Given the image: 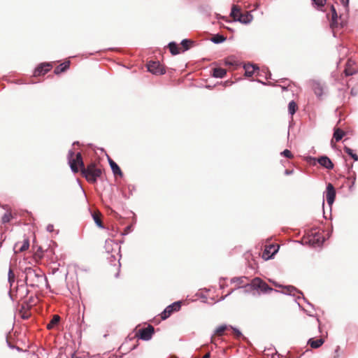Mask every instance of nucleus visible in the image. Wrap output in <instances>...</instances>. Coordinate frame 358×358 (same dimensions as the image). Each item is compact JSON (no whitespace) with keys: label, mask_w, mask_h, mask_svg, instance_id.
<instances>
[{"label":"nucleus","mask_w":358,"mask_h":358,"mask_svg":"<svg viewBox=\"0 0 358 358\" xmlns=\"http://www.w3.org/2000/svg\"><path fill=\"white\" fill-rule=\"evenodd\" d=\"M227 329L228 327L227 325H221L215 329L214 335L217 336H222Z\"/></svg>","instance_id":"7c9ffc66"},{"label":"nucleus","mask_w":358,"mask_h":358,"mask_svg":"<svg viewBox=\"0 0 358 358\" xmlns=\"http://www.w3.org/2000/svg\"><path fill=\"white\" fill-rule=\"evenodd\" d=\"M230 327L232 329V330H233V333H234V336H235L236 337H238H238H240V336H242V334H241V332L239 330H238L237 329L234 328V327Z\"/></svg>","instance_id":"ea45409f"},{"label":"nucleus","mask_w":358,"mask_h":358,"mask_svg":"<svg viewBox=\"0 0 358 358\" xmlns=\"http://www.w3.org/2000/svg\"><path fill=\"white\" fill-rule=\"evenodd\" d=\"M279 245H268L265 246V249L262 252V258L264 260H268L273 257V256L278 252Z\"/></svg>","instance_id":"6e6552de"},{"label":"nucleus","mask_w":358,"mask_h":358,"mask_svg":"<svg viewBox=\"0 0 358 358\" xmlns=\"http://www.w3.org/2000/svg\"><path fill=\"white\" fill-rule=\"evenodd\" d=\"M340 1L345 8H348L349 0H340Z\"/></svg>","instance_id":"79ce46f5"},{"label":"nucleus","mask_w":358,"mask_h":358,"mask_svg":"<svg viewBox=\"0 0 358 358\" xmlns=\"http://www.w3.org/2000/svg\"><path fill=\"white\" fill-rule=\"evenodd\" d=\"M81 173L89 182L95 183L97 179L101 176L102 170L95 163H90L86 167H83Z\"/></svg>","instance_id":"f257e3e1"},{"label":"nucleus","mask_w":358,"mask_h":358,"mask_svg":"<svg viewBox=\"0 0 358 358\" xmlns=\"http://www.w3.org/2000/svg\"><path fill=\"white\" fill-rule=\"evenodd\" d=\"M73 155H74V153L73 152H69V164H70V166H71L72 171L74 173H77L79 171H81V169H83V167H85V165H84L82 155L80 152H78L76 155L75 158H73Z\"/></svg>","instance_id":"20e7f679"},{"label":"nucleus","mask_w":358,"mask_h":358,"mask_svg":"<svg viewBox=\"0 0 358 358\" xmlns=\"http://www.w3.org/2000/svg\"><path fill=\"white\" fill-rule=\"evenodd\" d=\"M60 321V317L58 315H54L52 316V320L50 321V322L47 324V328L48 329H53L56 325L58 324V323Z\"/></svg>","instance_id":"4be33fe9"},{"label":"nucleus","mask_w":358,"mask_h":358,"mask_svg":"<svg viewBox=\"0 0 358 358\" xmlns=\"http://www.w3.org/2000/svg\"><path fill=\"white\" fill-rule=\"evenodd\" d=\"M15 280V273H13V270L11 268L9 269L8 271V281L12 285V283Z\"/></svg>","instance_id":"e433bc0d"},{"label":"nucleus","mask_w":358,"mask_h":358,"mask_svg":"<svg viewBox=\"0 0 358 358\" xmlns=\"http://www.w3.org/2000/svg\"><path fill=\"white\" fill-rule=\"evenodd\" d=\"M43 275L41 271L27 268L25 269V282L27 285L31 287H38L42 282Z\"/></svg>","instance_id":"f03ea898"},{"label":"nucleus","mask_w":358,"mask_h":358,"mask_svg":"<svg viewBox=\"0 0 358 358\" xmlns=\"http://www.w3.org/2000/svg\"><path fill=\"white\" fill-rule=\"evenodd\" d=\"M29 248V241L24 238L22 241H18L15 244L14 250L15 253H20L27 250Z\"/></svg>","instance_id":"ddd939ff"},{"label":"nucleus","mask_w":358,"mask_h":358,"mask_svg":"<svg viewBox=\"0 0 358 358\" xmlns=\"http://www.w3.org/2000/svg\"><path fill=\"white\" fill-rule=\"evenodd\" d=\"M344 135L345 132L342 129L337 128L334 130V138L338 142L342 139Z\"/></svg>","instance_id":"cd10ccee"},{"label":"nucleus","mask_w":358,"mask_h":358,"mask_svg":"<svg viewBox=\"0 0 358 358\" xmlns=\"http://www.w3.org/2000/svg\"><path fill=\"white\" fill-rule=\"evenodd\" d=\"M193 43H194V41L192 40L184 39L181 42V45H182V51L184 52V51L189 50L192 47Z\"/></svg>","instance_id":"a878e982"},{"label":"nucleus","mask_w":358,"mask_h":358,"mask_svg":"<svg viewBox=\"0 0 358 358\" xmlns=\"http://www.w3.org/2000/svg\"><path fill=\"white\" fill-rule=\"evenodd\" d=\"M11 218H12L11 213L7 212L3 215V217L1 218L2 222L8 223L10 221Z\"/></svg>","instance_id":"f704fd0d"},{"label":"nucleus","mask_w":358,"mask_h":358,"mask_svg":"<svg viewBox=\"0 0 358 358\" xmlns=\"http://www.w3.org/2000/svg\"><path fill=\"white\" fill-rule=\"evenodd\" d=\"M102 215L99 211H94L92 213V217L95 223L99 227L103 228V222L101 220Z\"/></svg>","instance_id":"aec40b11"},{"label":"nucleus","mask_w":358,"mask_h":358,"mask_svg":"<svg viewBox=\"0 0 358 358\" xmlns=\"http://www.w3.org/2000/svg\"><path fill=\"white\" fill-rule=\"evenodd\" d=\"M52 64L50 63L41 64L34 71V76H41L45 75L52 69Z\"/></svg>","instance_id":"f8f14e48"},{"label":"nucleus","mask_w":358,"mask_h":358,"mask_svg":"<svg viewBox=\"0 0 358 358\" xmlns=\"http://www.w3.org/2000/svg\"><path fill=\"white\" fill-rule=\"evenodd\" d=\"M169 306L173 312H176L180 309L181 303L180 301L174 302L171 305H169Z\"/></svg>","instance_id":"c9c22d12"},{"label":"nucleus","mask_w":358,"mask_h":358,"mask_svg":"<svg viewBox=\"0 0 358 358\" xmlns=\"http://www.w3.org/2000/svg\"><path fill=\"white\" fill-rule=\"evenodd\" d=\"M173 313V311L172 310V309L170 308L169 306H168L165 310L161 313V318L162 320H166V318H168L172 313Z\"/></svg>","instance_id":"c756f323"},{"label":"nucleus","mask_w":358,"mask_h":358,"mask_svg":"<svg viewBox=\"0 0 358 358\" xmlns=\"http://www.w3.org/2000/svg\"><path fill=\"white\" fill-rule=\"evenodd\" d=\"M291 173H292V171H289V170H286V171H285V173H286V174H290Z\"/></svg>","instance_id":"c03bdc74"},{"label":"nucleus","mask_w":358,"mask_h":358,"mask_svg":"<svg viewBox=\"0 0 358 358\" xmlns=\"http://www.w3.org/2000/svg\"><path fill=\"white\" fill-rule=\"evenodd\" d=\"M210 353H207L202 358H210Z\"/></svg>","instance_id":"37998d69"},{"label":"nucleus","mask_w":358,"mask_h":358,"mask_svg":"<svg viewBox=\"0 0 358 358\" xmlns=\"http://www.w3.org/2000/svg\"><path fill=\"white\" fill-rule=\"evenodd\" d=\"M244 69H245V75L248 77L252 76L254 74L255 70L258 69V68L257 67L256 68L255 66L250 65V64L245 65L244 66Z\"/></svg>","instance_id":"5701e85b"},{"label":"nucleus","mask_w":358,"mask_h":358,"mask_svg":"<svg viewBox=\"0 0 358 358\" xmlns=\"http://www.w3.org/2000/svg\"><path fill=\"white\" fill-rule=\"evenodd\" d=\"M344 151L349 155L355 161L358 160V155L353 152V150L350 149V148L345 146L344 147Z\"/></svg>","instance_id":"473e14b6"},{"label":"nucleus","mask_w":358,"mask_h":358,"mask_svg":"<svg viewBox=\"0 0 358 358\" xmlns=\"http://www.w3.org/2000/svg\"><path fill=\"white\" fill-rule=\"evenodd\" d=\"M71 358H80V357H78V356H77V355H73Z\"/></svg>","instance_id":"a18cd8bd"},{"label":"nucleus","mask_w":358,"mask_h":358,"mask_svg":"<svg viewBox=\"0 0 358 358\" xmlns=\"http://www.w3.org/2000/svg\"><path fill=\"white\" fill-rule=\"evenodd\" d=\"M273 284L275 287H282V292L284 294L292 295L293 296H295L297 298H299L300 295L302 294V293L299 290H298L296 287H294V286L288 285V286L282 287L276 282H273Z\"/></svg>","instance_id":"9d476101"},{"label":"nucleus","mask_w":358,"mask_h":358,"mask_svg":"<svg viewBox=\"0 0 358 358\" xmlns=\"http://www.w3.org/2000/svg\"><path fill=\"white\" fill-rule=\"evenodd\" d=\"M311 86H312V88L315 92V94L317 96H321L323 94V86L319 83V82H317V81H313L311 83Z\"/></svg>","instance_id":"f3484780"},{"label":"nucleus","mask_w":358,"mask_h":358,"mask_svg":"<svg viewBox=\"0 0 358 358\" xmlns=\"http://www.w3.org/2000/svg\"><path fill=\"white\" fill-rule=\"evenodd\" d=\"M226 40V37L223 35L216 34L213 36L211 41L215 43H222Z\"/></svg>","instance_id":"2f4dec72"},{"label":"nucleus","mask_w":358,"mask_h":358,"mask_svg":"<svg viewBox=\"0 0 358 358\" xmlns=\"http://www.w3.org/2000/svg\"><path fill=\"white\" fill-rule=\"evenodd\" d=\"M273 284L275 287H282V292L284 294L292 295L293 296H295L297 298H299L300 295L302 294V293L299 290H298L296 287H294V286L288 285V286L282 287L276 282H273Z\"/></svg>","instance_id":"1a4fd4ad"},{"label":"nucleus","mask_w":358,"mask_h":358,"mask_svg":"<svg viewBox=\"0 0 358 358\" xmlns=\"http://www.w3.org/2000/svg\"><path fill=\"white\" fill-rule=\"evenodd\" d=\"M250 285L251 289H259L264 293H268L273 291V288H271L266 282L257 277L252 279L250 281Z\"/></svg>","instance_id":"39448f33"},{"label":"nucleus","mask_w":358,"mask_h":358,"mask_svg":"<svg viewBox=\"0 0 358 358\" xmlns=\"http://www.w3.org/2000/svg\"><path fill=\"white\" fill-rule=\"evenodd\" d=\"M109 164L115 176H122V172L119 166L111 159H108Z\"/></svg>","instance_id":"6ab92c4d"},{"label":"nucleus","mask_w":358,"mask_h":358,"mask_svg":"<svg viewBox=\"0 0 358 358\" xmlns=\"http://www.w3.org/2000/svg\"><path fill=\"white\" fill-rule=\"evenodd\" d=\"M19 313L21 317L24 320H27L28 318H29L31 313L29 311V308L27 307V304L23 303L20 305Z\"/></svg>","instance_id":"dca6fc26"},{"label":"nucleus","mask_w":358,"mask_h":358,"mask_svg":"<svg viewBox=\"0 0 358 358\" xmlns=\"http://www.w3.org/2000/svg\"><path fill=\"white\" fill-rule=\"evenodd\" d=\"M324 341L323 338H319L317 340L310 338V339H309L308 344L310 345V346L312 348H318L324 343Z\"/></svg>","instance_id":"412c9836"},{"label":"nucleus","mask_w":358,"mask_h":358,"mask_svg":"<svg viewBox=\"0 0 358 358\" xmlns=\"http://www.w3.org/2000/svg\"><path fill=\"white\" fill-rule=\"evenodd\" d=\"M69 66H70V62L69 61H66L64 62V63L58 65L54 70V73L55 74H59L61 73H63L64 71H66L69 68Z\"/></svg>","instance_id":"a211bd4d"},{"label":"nucleus","mask_w":358,"mask_h":358,"mask_svg":"<svg viewBox=\"0 0 358 358\" xmlns=\"http://www.w3.org/2000/svg\"><path fill=\"white\" fill-rule=\"evenodd\" d=\"M227 71L222 68H215L213 69V76L215 78H223L225 76Z\"/></svg>","instance_id":"b1692460"},{"label":"nucleus","mask_w":358,"mask_h":358,"mask_svg":"<svg viewBox=\"0 0 358 358\" xmlns=\"http://www.w3.org/2000/svg\"><path fill=\"white\" fill-rule=\"evenodd\" d=\"M339 350H340V347L337 346L336 350H335V352H334V358H338L339 357V356H340Z\"/></svg>","instance_id":"a19ab883"},{"label":"nucleus","mask_w":358,"mask_h":358,"mask_svg":"<svg viewBox=\"0 0 358 358\" xmlns=\"http://www.w3.org/2000/svg\"><path fill=\"white\" fill-rule=\"evenodd\" d=\"M298 109V106L297 104L296 103L295 101H292L289 103V105H288V110H289V113L293 115L296 111Z\"/></svg>","instance_id":"c85d7f7f"},{"label":"nucleus","mask_w":358,"mask_h":358,"mask_svg":"<svg viewBox=\"0 0 358 358\" xmlns=\"http://www.w3.org/2000/svg\"><path fill=\"white\" fill-rule=\"evenodd\" d=\"M336 197V190L334 187L331 183H329L327 186V190H326V199L327 202L329 205H332V203L334 202Z\"/></svg>","instance_id":"9b49d317"},{"label":"nucleus","mask_w":358,"mask_h":358,"mask_svg":"<svg viewBox=\"0 0 358 358\" xmlns=\"http://www.w3.org/2000/svg\"><path fill=\"white\" fill-rule=\"evenodd\" d=\"M317 162L322 166L327 169H332L334 168V164L328 157H321L317 159Z\"/></svg>","instance_id":"4468645a"},{"label":"nucleus","mask_w":358,"mask_h":358,"mask_svg":"<svg viewBox=\"0 0 358 358\" xmlns=\"http://www.w3.org/2000/svg\"><path fill=\"white\" fill-rule=\"evenodd\" d=\"M331 15H332V23L331 25L334 26V23L338 17L337 12L335 8V7L332 5L331 6Z\"/></svg>","instance_id":"72a5a7b5"},{"label":"nucleus","mask_w":358,"mask_h":358,"mask_svg":"<svg viewBox=\"0 0 358 358\" xmlns=\"http://www.w3.org/2000/svg\"><path fill=\"white\" fill-rule=\"evenodd\" d=\"M231 16L234 20L239 21L243 24L250 23L252 20V15L248 11L242 13L241 8L237 5H233L231 12Z\"/></svg>","instance_id":"7ed1b4c3"},{"label":"nucleus","mask_w":358,"mask_h":358,"mask_svg":"<svg viewBox=\"0 0 358 358\" xmlns=\"http://www.w3.org/2000/svg\"><path fill=\"white\" fill-rule=\"evenodd\" d=\"M154 332V327L152 325H148L146 328L139 329L136 333V336L142 340L148 341L152 338Z\"/></svg>","instance_id":"0eeeda50"},{"label":"nucleus","mask_w":358,"mask_h":358,"mask_svg":"<svg viewBox=\"0 0 358 358\" xmlns=\"http://www.w3.org/2000/svg\"><path fill=\"white\" fill-rule=\"evenodd\" d=\"M327 0H313V3L318 7H322L326 3Z\"/></svg>","instance_id":"58836bf2"},{"label":"nucleus","mask_w":358,"mask_h":358,"mask_svg":"<svg viewBox=\"0 0 358 358\" xmlns=\"http://www.w3.org/2000/svg\"><path fill=\"white\" fill-rule=\"evenodd\" d=\"M147 67L148 71L155 75H162L166 72L164 67L159 62L150 61Z\"/></svg>","instance_id":"423d86ee"},{"label":"nucleus","mask_w":358,"mask_h":358,"mask_svg":"<svg viewBox=\"0 0 358 358\" xmlns=\"http://www.w3.org/2000/svg\"><path fill=\"white\" fill-rule=\"evenodd\" d=\"M169 48L170 52L173 55H178L180 52V48H178V45L175 42H171L169 44Z\"/></svg>","instance_id":"393cba45"},{"label":"nucleus","mask_w":358,"mask_h":358,"mask_svg":"<svg viewBox=\"0 0 358 358\" xmlns=\"http://www.w3.org/2000/svg\"><path fill=\"white\" fill-rule=\"evenodd\" d=\"M231 282L236 283L238 287H250L249 280L248 278L243 276L239 278H234Z\"/></svg>","instance_id":"2eb2a0df"},{"label":"nucleus","mask_w":358,"mask_h":358,"mask_svg":"<svg viewBox=\"0 0 358 358\" xmlns=\"http://www.w3.org/2000/svg\"><path fill=\"white\" fill-rule=\"evenodd\" d=\"M350 61H348L347 63V66L344 71L345 76H352L357 72V69L355 68H352L350 64Z\"/></svg>","instance_id":"bb28decb"},{"label":"nucleus","mask_w":358,"mask_h":358,"mask_svg":"<svg viewBox=\"0 0 358 358\" xmlns=\"http://www.w3.org/2000/svg\"><path fill=\"white\" fill-rule=\"evenodd\" d=\"M281 155L289 159H292L293 157L292 153L289 150H285L282 152H281Z\"/></svg>","instance_id":"4c0bfd02"}]
</instances>
